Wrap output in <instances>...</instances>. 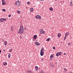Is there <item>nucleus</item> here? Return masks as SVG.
<instances>
[{
  "label": "nucleus",
  "mask_w": 73,
  "mask_h": 73,
  "mask_svg": "<svg viewBox=\"0 0 73 73\" xmlns=\"http://www.w3.org/2000/svg\"><path fill=\"white\" fill-rule=\"evenodd\" d=\"M18 32L20 34L23 33V32H24V27H23V25L20 26V29L19 31Z\"/></svg>",
  "instance_id": "obj_1"
},
{
  "label": "nucleus",
  "mask_w": 73,
  "mask_h": 73,
  "mask_svg": "<svg viewBox=\"0 0 73 73\" xmlns=\"http://www.w3.org/2000/svg\"><path fill=\"white\" fill-rule=\"evenodd\" d=\"M16 5H17V6L18 7H19L20 6L21 4H20V2L19 1H17L16 3H15Z\"/></svg>",
  "instance_id": "obj_2"
},
{
  "label": "nucleus",
  "mask_w": 73,
  "mask_h": 73,
  "mask_svg": "<svg viewBox=\"0 0 73 73\" xmlns=\"http://www.w3.org/2000/svg\"><path fill=\"white\" fill-rule=\"evenodd\" d=\"M36 19H41V17L39 15H38L35 17Z\"/></svg>",
  "instance_id": "obj_3"
},
{
  "label": "nucleus",
  "mask_w": 73,
  "mask_h": 73,
  "mask_svg": "<svg viewBox=\"0 0 73 73\" xmlns=\"http://www.w3.org/2000/svg\"><path fill=\"white\" fill-rule=\"evenodd\" d=\"M40 32L41 34H44V31L42 29H41L40 31Z\"/></svg>",
  "instance_id": "obj_4"
},
{
  "label": "nucleus",
  "mask_w": 73,
  "mask_h": 73,
  "mask_svg": "<svg viewBox=\"0 0 73 73\" xmlns=\"http://www.w3.org/2000/svg\"><path fill=\"white\" fill-rule=\"evenodd\" d=\"M2 5H5L6 3L5 2L4 0H2Z\"/></svg>",
  "instance_id": "obj_5"
},
{
  "label": "nucleus",
  "mask_w": 73,
  "mask_h": 73,
  "mask_svg": "<svg viewBox=\"0 0 73 73\" xmlns=\"http://www.w3.org/2000/svg\"><path fill=\"white\" fill-rule=\"evenodd\" d=\"M35 44L37 46H39V45H40V43H39L38 42H35Z\"/></svg>",
  "instance_id": "obj_6"
},
{
  "label": "nucleus",
  "mask_w": 73,
  "mask_h": 73,
  "mask_svg": "<svg viewBox=\"0 0 73 73\" xmlns=\"http://www.w3.org/2000/svg\"><path fill=\"white\" fill-rule=\"evenodd\" d=\"M69 35V32H67L66 33H65V36H67Z\"/></svg>",
  "instance_id": "obj_7"
},
{
  "label": "nucleus",
  "mask_w": 73,
  "mask_h": 73,
  "mask_svg": "<svg viewBox=\"0 0 73 73\" xmlns=\"http://www.w3.org/2000/svg\"><path fill=\"white\" fill-rule=\"evenodd\" d=\"M33 37L34 38H35V39H36V38H37V35H34Z\"/></svg>",
  "instance_id": "obj_8"
},
{
  "label": "nucleus",
  "mask_w": 73,
  "mask_h": 73,
  "mask_svg": "<svg viewBox=\"0 0 73 73\" xmlns=\"http://www.w3.org/2000/svg\"><path fill=\"white\" fill-rule=\"evenodd\" d=\"M3 18H1L0 19V22L1 23H3Z\"/></svg>",
  "instance_id": "obj_9"
},
{
  "label": "nucleus",
  "mask_w": 73,
  "mask_h": 73,
  "mask_svg": "<svg viewBox=\"0 0 73 73\" xmlns=\"http://www.w3.org/2000/svg\"><path fill=\"white\" fill-rule=\"evenodd\" d=\"M44 52H40V56H42L44 55Z\"/></svg>",
  "instance_id": "obj_10"
},
{
  "label": "nucleus",
  "mask_w": 73,
  "mask_h": 73,
  "mask_svg": "<svg viewBox=\"0 0 73 73\" xmlns=\"http://www.w3.org/2000/svg\"><path fill=\"white\" fill-rule=\"evenodd\" d=\"M50 58H53V57H54V55L53 54H51L50 56Z\"/></svg>",
  "instance_id": "obj_11"
},
{
  "label": "nucleus",
  "mask_w": 73,
  "mask_h": 73,
  "mask_svg": "<svg viewBox=\"0 0 73 73\" xmlns=\"http://www.w3.org/2000/svg\"><path fill=\"white\" fill-rule=\"evenodd\" d=\"M44 48H42L40 50V52H44Z\"/></svg>",
  "instance_id": "obj_12"
},
{
  "label": "nucleus",
  "mask_w": 73,
  "mask_h": 73,
  "mask_svg": "<svg viewBox=\"0 0 73 73\" xmlns=\"http://www.w3.org/2000/svg\"><path fill=\"white\" fill-rule=\"evenodd\" d=\"M61 36V34L59 33L58 34V37H60Z\"/></svg>",
  "instance_id": "obj_13"
},
{
  "label": "nucleus",
  "mask_w": 73,
  "mask_h": 73,
  "mask_svg": "<svg viewBox=\"0 0 73 73\" xmlns=\"http://www.w3.org/2000/svg\"><path fill=\"white\" fill-rule=\"evenodd\" d=\"M49 9H50V11H52L53 9V8H52V7H50L49 8Z\"/></svg>",
  "instance_id": "obj_14"
},
{
  "label": "nucleus",
  "mask_w": 73,
  "mask_h": 73,
  "mask_svg": "<svg viewBox=\"0 0 73 73\" xmlns=\"http://www.w3.org/2000/svg\"><path fill=\"white\" fill-rule=\"evenodd\" d=\"M30 11L31 12H33V9L32 8H31Z\"/></svg>",
  "instance_id": "obj_15"
},
{
  "label": "nucleus",
  "mask_w": 73,
  "mask_h": 73,
  "mask_svg": "<svg viewBox=\"0 0 73 73\" xmlns=\"http://www.w3.org/2000/svg\"><path fill=\"white\" fill-rule=\"evenodd\" d=\"M4 44L5 45H7V41L5 42Z\"/></svg>",
  "instance_id": "obj_16"
},
{
  "label": "nucleus",
  "mask_w": 73,
  "mask_h": 73,
  "mask_svg": "<svg viewBox=\"0 0 73 73\" xmlns=\"http://www.w3.org/2000/svg\"><path fill=\"white\" fill-rule=\"evenodd\" d=\"M7 62H5L3 63L4 65H7Z\"/></svg>",
  "instance_id": "obj_17"
},
{
  "label": "nucleus",
  "mask_w": 73,
  "mask_h": 73,
  "mask_svg": "<svg viewBox=\"0 0 73 73\" xmlns=\"http://www.w3.org/2000/svg\"><path fill=\"white\" fill-rule=\"evenodd\" d=\"M56 56L57 57H58L59 56V54H58V52H57L56 54Z\"/></svg>",
  "instance_id": "obj_18"
},
{
  "label": "nucleus",
  "mask_w": 73,
  "mask_h": 73,
  "mask_svg": "<svg viewBox=\"0 0 73 73\" xmlns=\"http://www.w3.org/2000/svg\"><path fill=\"white\" fill-rule=\"evenodd\" d=\"M51 66L52 68H54V67L55 66H54V64H53L52 65H51Z\"/></svg>",
  "instance_id": "obj_19"
},
{
  "label": "nucleus",
  "mask_w": 73,
  "mask_h": 73,
  "mask_svg": "<svg viewBox=\"0 0 73 73\" xmlns=\"http://www.w3.org/2000/svg\"><path fill=\"white\" fill-rule=\"evenodd\" d=\"M35 68L36 70H38V66H36Z\"/></svg>",
  "instance_id": "obj_20"
},
{
  "label": "nucleus",
  "mask_w": 73,
  "mask_h": 73,
  "mask_svg": "<svg viewBox=\"0 0 73 73\" xmlns=\"http://www.w3.org/2000/svg\"><path fill=\"white\" fill-rule=\"evenodd\" d=\"M27 72H28V73H32V72L31 71H27Z\"/></svg>",
  "instance_id": "obj_21"
},
{
  "label": "nucleus",
  "mask_w": 73,
  "mask_h": 73,
  "mask_svg": "<svg viewBox=\"0 0 73 73\" xmlns=\"http://www.w3.org/2000/svg\"><path fill=\"white\" fill-rule=\"evenodd\" d=\"M12 51V49L11 48L9 50V52H11Z\"/></svg>",
  "instance_id": "obj_22"
},
{
  "label": "nucleus",
  "mask_w": 73,
  "mask_h": 73,
  "mask_svg": "<svg viewBox=\"0 0 73 73\" xmlns=\"http://www.w3.org/2000/svg\"><path fill=\"white\" fill-rule=\"evenodd\" d=\"M9 54L8 55V57L9 58V57H11V54Z\"/></svg>",
  "instance_id": "obj_23"
},
{
  "label": "nucleus",
  "mask_w": 73,
  "mask_h": 73,
  "mask_svg": "<svg viewBox=\"0 0 73 73\" xmlns=\"http://www.w3.org/2000/svg\"><path fill=\"white\" fill-rule=\"evenodd\" d=\"M72 5H73V4H72V2L71 1L70 3V6H72Z\"/></svg>",
  "instance_id": "obj_24"
},
{
  "label": "nucleus",
  "mask_w": 73,
  "mask_h": 73,
  "mask_svg": "<svg viewBox=\"0 0 73 73\" xmlns=\"http://www.w3.org/2000/svg\"><path fill=\"white\" fill-rule=\"evenodd\" d=\"M11 31H13V27H12L11 28Z\"/></svg>",
  "instance_id": "obj_25"
},
{
  "label": "nucleus",
  "mask_w": 73,
  "mask_h": 73,
  "mask_svg": "<svg viewBox=\"0 0 73 73\" xmlns=\"http://www.w3.org/2000/svg\"><path fill=\"white\" fill-rule=\"evenodd\" d=\"M71 44H72V42H69V43H68V45H69V46Z\"/></svg>",
  "instance_id": "obj_26"
},
{
  "label": "nucleus",
  "mask_w": 73,
  "mask_h": 73,
  "mask_svg": "<svg viewBox=\"0 0 73 73\" xmlns=\"http://www.w3.org/2000/svg\"><path fill=\"white\" fill-rule=\"evenodd\" d=\"M3 21H7V20L5 18H3Z\"/></svg>",
  "instance_id": "obj_27"
},
{
  "label": "nucleus",
  "mask_w": 73,
  "mask_h": 73,
  "mask_svg": "<svg viewBox=\"0 0 73 73\" xmlns=\"http://www.w3.org/2000/svg\"><path fill=\"white\" fill-rule=\"evenodd\" d=\"M46 40L47 41H49V40H50V39L49 38H48L46 39Z\"/></svg>",
  "instance_id": "obj_28"
},
{
  "label": "nucleus",
  "mask_w": 73,
  "mask_h": 73,
  "mask_svg": "<svg viewBox=\"0 0 73 73\" xmlns=\"http://www.w3.org/2000/svg\"><path fill=\"white\" fill-rule=\"evenodd\" d=\"M2 11H4V12H5L6 11V10L5 9H2Z\"/></svg>",
  "instance_id": "obj_29"
},
{
  "label": "nucleus",
  "mask_w": 73,
  "mask_h": 73,
  "mask_svg": "<svg viewBox=\"0 0 73 73\" xmlns=\"http://www.w3.org/2000/svg\"><path fill=\"white\" fill-rule=\"evenodd\" d=\"M58 53L59 55L60 56V54H61V53H62V52H58Z\"/></svg>",
  "instance_id": "obj_30"
},
{
  "label": "nucleus",
  "mask_w": 73,
  "mask_h": 73,
  "mask_svg": "<svg viewBox=\"0 0 73 73\" xmlns=\"http://www.w3.org/2000/svg\"><path fill=\"white\" fill-rule=\"evenodd\" d=\"M17 13H20L21 12H20V11L18 10L17 11Z\"/></svg>",
  "instance_id": "obj_31"
},
{
  "label": "nucleus",
  "mask_w": 73,
  "mask_h": 73,
  "mask_svg": "<svg viewBox=\"0 0 73 73\" xmlns=\"http://www.w3.org/2000/svg\"><path fill=\"white\" fill-rule=\"evenodd\" d=\"M67 36L65 35V36L64 37V40H65V39H66V37Z\"/></svg>",
  "instance_id": "obj_32"
},
{
  "label": "nucleus",
  "mask_w": 73,
  "mask_h": 73,
  "mask_svg": "<svg viewBox=\"0 0 73 73\" xmlns=\"http://www.w3.org/2000/svg\"><path fill=\"white\" fill-rule=\"evenodd\" d=\"M27 4H28V5H29V4H30V2H29V1L27 2Z\"/></svg>",
  "instance_id": "obj_33"
},
{
  "label": "nucleus",
  "mask_w": 73,
  "mask_h": 73,
  "mask_svg": "<svg viewBox=\"0 0 73 73\" xmlns=\"http://www.w3.org/2000/svg\"><path fill=\"white\" fill-rule=\"evenodd\" d=\"M64 71H66V70H67L66 69V68H64Z\"/></svg>",
  "instance_id": "obj_34"
},
{
  "label": "nucleus",
  "mask_w": 73,
  "mask_h": 73,
  "mask_svg": "<svg viewBox=\"0 0 73 73\" xmlns=\"http://www.w3.org/2000/svg\"><path fill=\"white\" fill-rule=\"evenodd\" d=\"M53 48L54 50L56 49V47H55L54 46H53Z\"/></svg>",
  "instance_id": "obj_35"
},
{
  "label": "nucleus",
  "mask_w": 73,
  "mask_h": 73,
  "mask_svg": "<svg viewBox=\"0 0 73 73\" xmlns=\"http://www.w3.org/2000/svg\"><path fill=\"white\" fill-rule=\"evenodd\" d=\"M11 15H9V17H11Z\"/></svg>",
  "instance_id": "obj_36"
},
{
  "label": "nucleus",
  "mask_w": 73,
  "mask_h": 73,
  "mask_svg": "<svg viewBox=\"0 0 73 73\" xmlns=\"http://www.w3.org/2000/svg\"><path fill=\"white\" fill-rule=\"evenodd\" d=\"M3 51H4V52H5V49L4 48L3 50Z\"/></svg>",
  "instance_id": "obj_37"
},
{
  "label": "nucleus",
  "mask_w": 73,
  "mask_h": 73,
  "mask_svg": "<svg viewBox=\"0 0 73 73\" xmlns=\"http://www.w3.org/2000/svg\"><path fill=\"white\" fill-rule=\"evenodd\" d=\"M40 73H43V72L42 71L40 72Z\"/></svg>",
  "instance_id": "obj_38"
},
{
  "label": "nucleus",
  "mask_w": 73,
  "mask_h": 73,
  "mask_svg": "<svg viewBox=\"0 0 73 73\" xmlns=\"http://www.w3.org/2000/svg\"><path fill=\"white\" fill-rule=\"evenodd\" d=\"M41 60H42V61H44V59L43 58L41 59Z\"/></svg>",
  "instance_id": "obj_39"
},
{
  "label": "nucleus",
  "mask_w": 73,
  "mask_h": 73,
  "mask_svg": "<svg viewBox=\"0 0 73 73\" xmlns=\"http://www.w3.org/2000/svg\"><path fill=\"white\" fill-rule=\"evenodd\" d=\"M39 1H44V0H39Z\"/></svg>",
  "instance_id": "obj_40"
},
{
  "label": "nucleus",
  "mask_w": 73,
  "mask_h": 73,
  "mask_svg": "<svg viewBox=\"0 0 73 73\" xmlns=\"http://www.w3.org/2000/svg\"><path fill=\"white\" fill-rule=\"evenodd\" d=\"M20 38L21 39V38H22V37H21V36H20Z\"/></svg>",
  "instance_id": "obj_41"
},
{
  "label": "nucleus",
  "mask_w": 73,
  "mask_h": 73,
  "mask_svg": "<svg viewBox=\"0 0 73 73\" xmlns=\"http://www.w3.org/2000/svg\"><path fill=\"white\" fill-rule=\"evenodd\" d=\"M24 29L25 30H26V29H27V28L26 27H25Z\"/></svg>",
  "instance_id": "obj_42"
},
{
  "label": "nucleus",
  "mask_w": 73,
  "mask_h": 73,
  "mask_svg": "<svg viewBox=\"0 0 73 73\" xmlns=\"http://www.w3.org/2000/svg\"><path fill=\"white\" fill-rule=\"evenodd\" d=\"M1 53V50H0V53Z\"/></svg>",
  "instance_id": "obj_43"
},
{
  "label": "nucleus",
  "mask_w": 73,
  "mask_h": 73,
  "mask_svg": "<svg viewBox=\"0 0 73 73\" xmlns=\"http://www.w3.org/2000/svg\"><path fill=\"white\" fill-rule=\"evenodd\" d=\"M64 55H66V53H64Z\"/></svg>",
  "instance_id": "obj_44"
},
{
  "label": "nucleus",
  "mask_w": 73,
  "mask_h": 73,
  "mask_svg": "<svg viewBox=\"0 0 73 73\" xmlns=\"http://www.w3.org/2000/svg\"><path fill=\"white\" fill-rule=\"evenodd\" d=\"M50 60H52V59L50 58Z\"/></svg>",
  "instance_id": "obj_45"
},
{
  "label": "nucleus",
  "mask_w": 73,
  "mask_h": 73,
  "mask_svg": "<svg viewBox=\"0 0 73 73\" xmlns=\"http://www.w3.org/2000/svg\"><path fill=\"white\" fill-rule=\"evenodd\" d=\"M70 73H72V72H70Z\"/></svg>",
  "instance_id": "obj_46"
},
{
  "label": "nucleus",
  "mask_w": 73,
  "mask_h": 73,
  "mask_svg": "<svg viewBox=\"0 0 73 73\" xmlns=\"http://www.w3.org/2000/svg\"><path fill=\"white\" fill-rule=\"evenodd\" d=\"M62 1H61V2H60V3H62Z\"/></svg>",
  "instance_id": "obj_47"
},
{
  "label": "nucleus",
  "mask_w": 73,
  "mask_h": 73,
  "mask_svg": "<svg viewBox=\"0 0 73 73\" xmlns=\"http://www.w3.org/2000/svg\"><path fill=\"white\" fill-rule=\"evenodd\" d=\"M61 43H62V42H61Z\"/></svg>",
  "instance_id": "obj_48"
},
{
  "label": "nucleus",
  "mask_w": 73,
  "mask_h": 73,
  "mask_svg": "<svg viewBox=\"0 0 73 73\" xmlns=\"http://www.w3.org/2000/svg\"><path fill=\"white\" fill-rule=\"evenodd\" d=\"M56 1H57V0H55Z\"/></svg>",
  "instance_id": "obj_49"
}]
</instances>
